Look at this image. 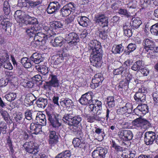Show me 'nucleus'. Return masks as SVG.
<instances>
[{
  "label": "nucleus",
  "mask_w": 158,
  "mask_h": 158,
  "mask_svg": "<svg viewBox=\"0 0 158 158\" xmlns=\"http://www.w3.org/2000/svg\"><path fill=\"white\" fill-rule=\"evenodd\" d=\"M90 49L92 50L90 61L91 64L97 68L100 67L102 64V61L101 52V44L96 40L90 41L89 44Z\"/></svg>",
  "instance_id": "obj_1"
},
{
  "label": "nucleus",
  "mask_w": 158,
  "mask_h": 158,
  "mask_svg": "<svg viewBox=\"0 0 158 158\" xmlns=\"http://www.w3.org/2000/svg\"><path fill=\"white\" fill-rule=\"evenodd\" d=\"M40 30L34 34V40L31 43V45L34 47L39 45H44L47 40L50 38L52 39L56 35L52 30L47 26L44 27L42 30L43 33L40 32Z\"/></svg>",
  "instance_id": "obj_2"
},
{
  "label": "nucleus",
  "mask_w": 158,
  "mask_h": 158,
  "mask_svg": "<svg viewBox=\"0 0 158 158\" xmlns=\"http://www.w3.org/2000/svg\"><path fill=\"white\" fill-rule=\"evenodd\" d=\"M26 25L31 24V27L27 29L26 32L28 35L30 37L33 36L40 29V27L38 24L37 19L31 17L29 15H25L23 20V22Z\"/></svg>",
  "instance_id": "obj_3"
},
{
  "label": "nucleus",
  "mask_w": 158,
  "mask_h": 158,
  "mask_svg": "<svg viewBox=\"0 0 158 158\" xmlns=\"http://www.w3.org/2000/svg\"><path fill=\"white\" fill-rule=\"evenodd\" d=\"M46 114L51 126L55 129H58L61 125L59 122V116L57 113L52 111H46Z\"/></svg>",
  "instance_id": "obj_4"
},
{
  "label": "nucleus",
  "mask_w": 158,
  "mask_h": 158,
  "mask_svg": "<svg viewBox=\"0 0 158 158\" xmlns=\"http://www.w3.org/2000/svg\"><path fill=\"white\" fill-rule=\"evenodd\" d=\"M65 40L66 43L64 47L67 49L75 45L79 41V39L77 34L74 32H71L66 35Z\"/></svg>",
  "instance_id": "obj_5"
},
{
  "label": "nucleus",
  "mask_w": 158,
  "mask_h": 158,
  "mask_svg": "<svg viewBox=\"0 0 158 158\" xmlns=\"http://www.w3.org/2000/svg\"><path fill=\"white\" fill-rule=\"evenodd\" d=\"M89 110L94 115H100L102 112V102L97 100H95V101L93 102V104L89 105Z\"/></svg>",
  "instance_id": "obj_6"
},
{
  "label": "nucleus",
  "mask_w": 158,
  "mask_h": 158,
  "mask_svg": "<svg viewBox=\"0 0 158 158\" xmlns=\"http://www.w3.org/2000/svg\"><path fill=\"white\" fill-rule=\"evenodd\" d=\"M134 126L138 127L143 132L151 126V124L147 120L143 118H138L133 122Z\"/></svg>",
  "instance_id": "obj_7"
},
{
  "label": "nucleus",
  "mask_w": 158,
  "mask_h": 158,
  "mask_svg": "<svg viewBox=\"0 0 158 158\" xmlns=\"http://www.w3.org/2000/svg\"><path fill=\"white\" fill-rule=\"evenodd\" d=\"M93 93L89 92L82 95L79 100L80 103L83 105H87L93 104V102L95 100H93Z\"/></svg>",
  "instance_id": "obj_8"
},
{
  "label": "nucleus",
  "mask_w": 158,
  "mask_h": 158,
  "mask_svg": "<svg viewBox=\"0 0 158 158\" xmlns=\"http://www.w3.org/2000/svg\"><path fill=\"white\" fill-rule=\"evenodd\" d=\"M107 152V148L98 147L93 152L92 156L93 158H105Z\"/></svg>",
  "instance_id": "obj_9"
},
{
  "label": "nucleus",
  "mask_w": 158,
  "mask_h": 158,
  "mask_svg": "<svg viewBox=\"0 0 158 158\" xmlns=\"http://www.w3.org/2000/svg\"><path fill=\"white\" fill-rule=\"evenodd\" d=\"M95 21L101 27L108 26V21L107 17L104 14L99 13L95 16Z\"/></svg>",
  "instance_id": "obj_10"
},
{
  "label": "nucleus",
  "mask_w": 158,
  "mask_h": 158,
  "mask_svg": "<svg viewBox=\"0 0 158 158\" xmlns=\"http://www.w3.org/2000/svg\"><path fill=\"white\" fill-rule=\"evenodd\" d=\"M24 147L27 151L30 153L35 154L38 152V145L33 144L32 142H26L24 145Z\"/></svg>",
  "instance_id": "obj_11"
},
{
  "label": "nucleus",
  "mask_w": 158,
  "mask_h": 158,
  "mask_svg": "<svg viewBox=\"0 0 158 158\" xmlns=\"http://www.w3.org/2000/svg\"><path fill=\"white\" fill-rule=\"evenodd\" d=\"M118 135L121 139L124 141L131 140L133 137L132 132L129 130H121L118 132Z\"/></svg>",
  "instance_id": "obj_12"
},
{
  "label": "nucleus",
  "mask_w": 158,
  "mask_h": 158,
  "mask_svg": "<svg viewBox=\"0 0 158 158\" xmlns=\"http://www.w3.org/2000/svg\"><path fill=\"white\" fill-rule=\"evenodd\" d=\"M73 3H69L67 5L64 6L61 10V14L63 16H69L75 10Z\"/></svg>",
  "instance_id": "obj_13"
},
{
  "label": "nucleus",
  "mask_w": 158,
  "mask_h": 158,
  "mask_svg": "<svg viewBox=\"0 0 158 158\" xmlns=\"http://www.w3.org/2000/svg\"><path fill=\"white\" fill-rule=\"evenodd\" d=\"M156 139V133L152 131H147L145 133L144 141L147 145L152 144Z\"/></svg>",
  "instance_id": "obj_14"
},
{
  "label": "nucleus",
  "mask_w": 158,
  "mask_h": 158,
  "mask_svg": "<svg viewBox=\"0 0 158 158\" xmlns=\"http://www.w3.org/2000/svg\"><path fill=\"white\" fill-rule=\"evenodd\" d=\"M104 79L102 75L100 73L95 74L92 79V83L90 84V87L92 88L98 87L101 85Z\"/></svg>",
  "instance_id": "obj_15"
},
{
  "label": "nucleus",
  "mask_w": 158,
  "mask_h": 158,
  "mask_svg": "<svg viewBox=\"0 0 158 158\" xmlns=\"http://www.w3.org/2000/svg\"><path fill=\"white\" fill-rule=\"evenodd\" d=\"M60 7V5L58 2H50L47 8V11L48 14H52L57 11Z\"/></svg>",
  "instance_id": "obj_16"
},
{
  "label": "nucleus",
  "mask_w": 158,
  "mask_h": 158,
  "mask_svg": "<svg viewBox=\"0 0 158 158\" xmlns=\"http://www.w3.org/2000/svg\"><path fill=\"white\" fill-rule=\"evenodd\" d=\"M8 56L6 53H4L0 58V62L2 63V65H3L5 69L11 70L13 67L11 63L8 60Z\"/></svg>",
  "instance_id": "obj_17"
},
{
  "label": "nucleus",
  "mask_w": 158,
  "mask_h": 158,
  "mask_svg": "<svg viewBox=\"0 0 158 158\" xmlns=\"http://www.w3.org/2000/svg\"><path fill=\"white\" fill-rule=\"evenodd\" d=\"M49 78L50 80L46 82V85L49 88L53 87H57L59 85V81L58 80L57 77L56 75L51 74Z\"/></svg>",
  "instance_id": "obj_18"
},
{
  "label": "nucleus",
  "mask_w": 158,
  "mask_h": 158,
  "mask_svg": "<svg viewBox=\"0 0 158 158\" xmlns=\"http://www.w3.org/2000/svg\"><path fill=\"white\" fill-rule=\"evenodd\" d=\"M128 73L127 68L124 65H123L118 68L114 69L113 71L114 75H120L122 77L124 75H126Z\"/></svg>",
  "instance_id": "obj_19"
},
{
  "label": "nucleus",
  "mask_w": 158,
  "mask_h": 158,
  "mask_svg": "<svg viewBox=\"0 0 158 158\" xmlns=\"http://www.w3.org/2000/svg\"><path fill=\"white\" fill-rule=\"evenodd\" d=\"M143 44L146 51L151 49H153L155 47L154 41L148 38H146L144 40Z\"/></svg>",
  "instance_id": "obj_20"
},
{
  "label": "nucleus",
  "mask_w": 158,
  "mask_h": 158,
  "mask_svg": "<svg viewBox=\"0 0 158 158\" xmlns=\"http://www.w3.org/2000/svg\"><path fill=\"white\" fill-rule=\"evenodd\" d=\"M110 31L108 27H101L98 30V33L99 34V37L102 39L105 40L107 37V34Z\"/></svg>",
  "instance_id": "obj_21"
},
{
  "label": "nucleus",
  "mask_w": 158,
  "mask_h": 158,
  "mask_svg": "<svg viewBox=\"0 0 158 158\" xmlns=\"http://www.w3.org/2000/svg\"><path fill=\"white\" fill-rule=\"evenodd\" d=\"M41 128L42 127L41 125L38 124L37 123H32L30 124L31 132L33 134H38L42 131Z\"/></svg>",
  "instance_id": "obj_22"
},
{
  "label": "nucleus",
  "mask_w": 158,
  "mask_h": 158,
  "mask_svg": "<svg viewBox=\"0 0 158 158\" xmlns=\"http://www.w3.org/2000/svg\"><path fill=\"white\" fill-rule=\"evenodd\" d=\"M132 26L130 23H126L123 27L124 34L127 37H130L132 35Z\"/></svg>",
  "instance_id": "obj_23"
},
{
  "label": "nucleus",
  "mask_w": 158,
  "mask_h": 158,
  "mask_svg": "<svg viewBox=\"0 0 158 158\" xmlns=\"http://www.w3.org/2000/svg\"><path fill=\"white\" fill-rule=\"evenodd\" d=\"M15 122L17 124L25 123V118L22 113L21 112L16 113L14 115V119Z\"/></svg>",
  "instance_id": "obj_24"
},
{
  "label": "nucleus",
  "mask_w": 158,
  "mask_h": 158,
  "mask_svg": "<svg viewBox=\"0 0 158 158\" xmlns=\"http://www.w3.org/2000/svg\"><path fill=\"white\" fill-rule=\"evenodd\" d=\"M49 143L52 145L56 144L58 141V137L54 131H51L49 133Z\"/></svg>",
  "instance_id": "obj_25"
},
{
  "label": "nucleus",
  "mask_w": 158,
  "mask_h": 158,
  "mask_svg": "<svg viewBox=\"0 0 158 158\" xmlns=\"http://www.w3.org/2000/svg\"><path fill=\"white\" fill-rule=\"evenodd\" d=\"M25 16L24 12H22L20 10H17L14 14L15 18L18 23L23 22Z\"/></svg>",
  "instance_id": "obj_26"
},
{
  "label": "nucleus",
  "mask_w": 158,
  "mask_h": 158,
  "mask_svg": "<svg viewBox=\"0 0 158 158\" xmlns=\"http://www.w3.org/2000/svg\"><path fill=\"white\" fill-rule=\"evenodd\" d=\"M65 40L61 36L56 37L54 41L52 44L54 47L61 46L63 44L64 46L66 44Z\"/></svg>",
  "instance_id": "obj_27"
},
{
  "label": "nucleus",
  "mask_w": 158,
  "mask_h": 158,
  "mask_svg": "<svg viewBox=\"0 0 158 158\" xmlns=\"http://www.w3.org/2000/svg\"><path fill=\"white\" fill-rule=\"evenodd\" d=\"M0 24L3 26V28L6 31L7 28L10 27L11 23L8 21L7 19L5 18L2 15L0 16Z\"/></svg>",
  "instance_id": "obj_28"
},
{
  "label": "nucleus",
  "mask_w": 158,
  "mask_h": 158,
  "mask_svg": "<svg viewBox=\"0 0 158 158\" xmlns=\"http://www.w3.org/2000/svg\"><path fill=\"white\" fill-rule=\"evenodd\" d=\"M146 51L148 52L147 55L148 57L154 58L158 56V47H155L153 49H151Z\"/></svg>",
  "instance_id": "obj_29"
},
{
  "label": "nucleus",
  "mask_w": 158,
  "mask_h": 158,
  "mask_svg": "<svg viewBox=\"0 0 158 158\" xmlns=\"http://www.w3.org/2000/svg\"><path fill=\"white\" fill-rule=\"evenodd\" d=\"M0 113L6 123L11 124L12 123L10 117L7 111L1 109H0Z\"/></svg>",
  "instance_id": "obj_30"
},
{
  "label": "nucleus",
  "mask_w": 158,
  "mask_h": 158,
  "mask_svg": "<svg viewBox=\"0 0 158 158\" xmlns=\"http://www.w3.org/2000/svg\"><path fill=\"white\" fill-rule=\"evenodd\" d=\"M73 143L75 148L78 147L83 148L85 147V142L82 139L78 138H74L72 141Z\"/></svg>",
  "instance_id": "obj_31"
},
{
  "label": "nucleus",
  "mask_w": 158,
  "mask_h": 158,
  "mask_svg": "<svg viewBox=\"0 0 158 158\" xmlns=\"http://www.w3.org/2000/svg\"><path fill=\"white\" fill-rule=\"evenodd\" d=\"M36 103L39 107L44 108L48 104V100L47 99L40 98L36 101Z\"/></svg>",
  "instance_id": "obj_32"
},
{
  "label": "nucleus",
  "mask_w": 158,
  "mask_h": 158,
  "mask_svg": "<svg viewBox=\"0 0 158 158\" xmlns=\"http://www.w3.org/2000/svg\"><path fill=\"white\" fill-rule=\"evenodd\" d=\"M79 24L83 27H87L89 23V19L85 16H81L78 17Z\"/></svg>",
  "instance_id": "obj_33"
},
{
  "label": "nucleus",
  "mask_w": 158,
  "mask_h": 158,
  "mask_svg": "<svg viewBox=\"0 0 158 158\" xmlns=\"http://www.w3.org/2000/svg\"><path fill=\"white\" fill-rule=\"evenodd\" d=\"M31 60L36 64H38L42 61L43 58L40 54L37 53L33 54L30 57Z\"/></svg>",
  "instance_id": "obj_34"
},
{
  "label": "nucleus",
  "mask_w": 158,
  "mask_h": 158,
  "mask_svg": "<svg viewBox=\"0 0 158 158\" xmlns=\"http://www.w3.org/2000/svg\"><path fill=\"white\" fill-rule=\"evenodd\" d=\"M134 98L135 101L139 102H143L145 101V95L138 91L135 93Z\"/></svg>",
  "instance_id": "obj_35"
},
{
  "label": "nucleus",
  "mask_w": 158,
  "mask_h": 158,
  "mask_svg": "<svg viewBox=\"0 0 158 158\" xmlns=\"http://www.w3.org/2000/svg\"><path fill=\"white\" fill-rule=\"evenodd\" d=\"M21 63L26 68H29L32 66L31 63L30 59L27 57H23L21 60Z\"/></svg>",
  "instance_id": "obj_36"
},
{
  "label": "nucleus",
  "mask_w": 158,
  "mask_h": 158,
  "mask_svg": "<svg viewBox=\"0 0 158 158\" xmlns=\"http://www.w3.org/2000/svg\"><path fill=\"white\" fill-rule=\"evenodd\" d=\"M61 105L64 107H70L73 105V102L71 99L66 98L60 102Z\"/></svg>",
  "instance_id": "obj_37"
},
{
  "label": "nucleus",
  "mask_w": 158,
  "mask_h": 158,
  "mask_svg": "<svg viewBox=\"0 0 158 158\" xmlns=\"http://www.w3.org/2000/svg\"><path fill=\"white\" fill-rule=\"evenodd\" d=\"M123 51V47L121 44L113 46L112 49V52L114 54H120Z\"/></svg>",
  "instance_id": "obj_38"
},
{
  "label": "nucleus",
  "mask_w": 158,
  "mask_h": 158,
  "mask_svg": "<svg viewBox=\"0 0 158 158\" xmlns=\"http://www.w3.org/2000/svg\"><path fill=\"white\" fill-rule=\"evenodd\" d=\"M142 62L139 60L134 63L131 67V69L135 71H138L142 68Z\"/></svg>",
  "instance_id": "obj_39"
},
{
  "label": "nucleus",
  "mask_w": 158,
  "mask_h": 158,
  "mask_svg": "<svg viewBox=\"0 0 158 158\" xmlns=\"http://www.w3.org/2000/svg\"><path fill=\"white\" fill-rule=\"evenodd\" d=\"M73 116L70 114H65L64 115L62 120L65 123L69 125L71 124Z\"/></svg>",
  "instance_id": "obj_40"
},
{
  "label": "nucleus",
  "mask_w": 158,
  "mask_h": 158,
  "mask_svg": "<svg viewBox=\"0 0 158 158\" xmlns=\"http://www.w3.org/2000/svg\"><path fill=\"white\" fill-rule=\"evenodd\" d=\"M39 72L43 75H46L48 73V67L45 65H40L37 67Z\"/></svg>",
  "instance_id": "obj_41"
},
{
  "label": "nucleus",
  "mask_w": 158,
  "mask_h": 158,
  "mask_svg": "<svg viewBox=\"0 0 158 158\" xmlns=\"http://www.w3.org/2000/svg\"><path fill=\"white\" fill-rule=\"evenodd\" d=\"M6 99L8 101L11 102L14 101L17 98L16 94L14 93H10L5 96Z\"/></svg>",
  "instance_id": "obj_42"
},
{
  "label": "nucleus",
  "mask_w": 158,
  "mask_h": 158,
  "mask_svg": "<svg viewBox=\"0 0 158 158\" xmlns=\"http://www.w3.org/2000/svg\"><path fill=\"white\" fill-rule=\"evenodd\" d=\"M56 60L55 61L52 60V62L54 64L57 65L62 62L64 60L63 55L62 53L57 54L56 56Z\"/></svg>",
  "instance_id": "obj_43"
},
{
  "label": "nucleus",
  "mask_w": 158,
  "mask_h": 158,
  "mask_svg": "<svg viewBox=\"0 0 158 158\" xmlns=\"http://www.w3.org/2000/svg\"><path fill=\"white\" fill-rule=\"evenodd\" d=\"M41 1L40 0H38L36 1L29 0L28 9L36 7L38 5L41 4Z\"/></svg>",
  "instance_id": "obj_44"
},
{
  "label": "nucleus",
  "mask_w": 158,
  "mask_h": 158,
  "mask_svg": "<svg viewBox=\"0 0 158 158\" xmlns=\"http://www.w3.org/2000/svg\"><path fill=\"white\" fill-rule=\"evenodd\" d=\"M81 117L79 115H76L75 116H73L71 124L75 126H78L81 121Z\"/></svg>",
  "instance_id": "obj_45"
},
{
  "label": "nucleus",
  "mask_w": 158,
  "mask_h": 158,
  "mask_svg": "<svg viewBox=\"0 0 158 158\" xmlns=\"http://www.w3.org/2000/svg\"><path fill=\"white\" fill-rule=\"evenodd\" d=\"M107 103L109 108H112L115 105V101L112 96H109L107 98Z\"/></svg>",
  "instance_id": "obj_46"
},
{
  "label": "nucleus",
  "mask_w": 158,
  "mask_h": 158,
  "mask_svg": "<svg viewBox=\"0 0 158 158\" xmlns=\"http://www.w3.org/2000/svg\"><path fill=\"white\" fill-rule=\"evenodd\" d=\"M29 0H19L18 6L20 7H25L28 9Z\"/></svg>",
  "instance_id": "obj_47"
},
{
  "label": "nucleus",
  "mask_w": 158,
  "mask_h": 158,
  "mask_svg": "<svg viewBox=\"0 0 158 158\" xmlns=\"http://www.w3.org/2000/svg\"><path fill=\"white\" fill-rule=\"evenodd\" d=\"M150 31L152 34L155 35H158V23L151 26Z\"/></svg>",
  "instance_id": "obj_48"
},
{
  "label": "nucleus",
  "mask_w": 158,
  "mask_h": 158,
  "mask_svg": "<svg viewBox=\"0 0 158 158\" xmlns=\"http://www.w3.org/2000/svg\"><path fill=\"white\" fill-rule=\"evenodd\" d=\"M102 118L96 115H94L93 116H89L88 117L87 120L88 122L90 123L93 122L95 120L100 121L101 120Z\"/></svg>",
  "instance_id": "obj_49"
},
{
  "label": "nucleus",
  "mask_w": 158,
  "mask_h": 158,
  "mask_svg": "<svg viewBox=\"0 0 158 158\" xmlns=\"http://www.w3.org/2000/svg\"><path fill=\"white\" fill-rule=\"evenodd\" d=\"M132 24V26L135 28H138L140 25L142 23L141 21L140 20L139 18H137L133 19Z\"/></svg>",
  "instance_id": "obj_50"
},
{
  "label": "nucleus",
  "mask_w": 158,
  "mask_h": 158,
  "mask_svg": "<svg viewBox=\"0 0 158 158\" xmlns=\"http://www.w3.org/2000/svg\"><path fill=\"white\" fill-rule=\"evenodd\" d=\"M139 109L143 113V115H145L148 111V107L147 105L145 104H141L138 106Z\"/></svg>",
  "instance_id": "obj_51"
},
{
  "label": "nucleus",
  "mask_w": 158,
  "mask_h": 158,
  "mask_svg": "<svg viewBox=\"0 0 158 158\" xmlns=\"http://www.w3.org/2000/svg\"><path fill=\"white\" fill-rule=\"evenodd\" d=\"M7 126L6 123L2 122L0 123V134L1 133L3 134H5L6 133V129Z\"/></svg>",
  "instance_id": "obj_52"
},
{
  "label": "nucleus",
  "mask_w": 158,
  "mask_h": 158,
  "mask_svg": "<svg viewBox=\"0 0 158 158\" xmlns=\"http://www.w3.org/2000/svg\"><path fill=\"white\" fill-rule=\"evenodd\" d=\"M3 11L6 15H8L10 11V5L7 1H5L4 3Z\"/></svg>",
  "instance_id": "obj_53"
},
{
  "label": "nucleus",
  "mask_w": 158,
  "mask_h": 158,
  "mask_svg": "<svg viewBox=\"0 0 158 158\" xmlns=\"http://www.w3.org/2000/svg\"><path fill=\"white\" fill-rule=\"evenodd\" d=\"M135 154L131 152L128 151L127 152H123L122 155V156L123 158H133Z\"/></svg>",
  "instance_id": "obj_54"
},
{
  "label": "nucleus",
  "mask_w": 158,
  "mask_h": 158,
  "mask_svg": "<svg viewBox=\"0 0 158 158\" xmlns=\"http://www.w3.org/2000/svg\"><path fill=\"white\" fill-rule=\"evenodd\" d=\"M63 26V23L59 21H55L52 24V27L55 29L62 28Z\"/></svg>",
  "instance_id": "obj_55"
},
{
  "label": "nucleus",
  "mask_w": 158,
  "mask_h": 158,
  "mask_svg": "<svg viewBox=\"0 0 158 158\" xmlns=\"http://www.w3.org/2000/svg\"><path fill=\"white\" fill-rule=\"evenodd\" d=\"M69 128L70 130L74 132L78 133L80 131V128L79 127V125L75 126L73 125L70 124Z\"/></svg>",
  "instance_id": "obj_56"
},
{
  "label": "nucleus",
  "mask_w": 158,
  "mask_h": 158,
  "mask_svg": "<svg viewBox=\"0 0 158 158\" xmlns=\"http://www.w3.org/2000/svg\"><path fill=\"white\" fill-rule=\"evenodd\" d=\"M31 110H27L25 113V118L28 120H30L32 118Z\"/></svg>",
  "instance_id": "obj_57"
},
{
  "label": "nucleus",
  "mask_w": 158,
  "mask_h": 158,
  "mask_svg": "<svg viewBox=\"0 0 158 158\" xmlns=\"http://www.w3.org/2000/svg\"><path fill=\"white\" fill-rule=\"evenodd\" d=\"M136 48L135 44L130 43L127 46V48L128 50V52H131L135 50Z\"/></svg>",
  "instance_id": "obj_58"
},
{
  "label": "nucleus",
  "mask_w": 158,
  "mask_h": 158,
  "mask_svg": "<svg viewBox=\"0 0 158 158\" xmlns=\"http://www.w3.org/2000/svg\"><path fill=\"white\" fill-rule=\"evenodd\" d=\"M63 158H70L71 156V153L69 151H65L60 153Z\"/></svg>",
  "instance_id": "obj_59"
},
{
  "label": "nucleus",
  "mask_w": 158,
  "mask_h": 158,
  "mask_svg": "<svg viewBox=\"0 0 158 158\" xmlns=\"http://www.w3.org/2000/svg\"><path fill=\"white\" fill-rule=\"evenodd\" d=\"M124 107L126 108L128 113H130L131 112L132 109H133V106L131 103L129 102L125 104Z\"/></svg>",
  "instance_id": "obj_60"
},
{
  "label": "nucleus",
  "mask_w": 158,
  "mask_h": 158,
  "mask_svg": "<svg viewBox=\"0 0 158 158\" xmlns=\"http://www.w3.org/2000/svg\"><path fill=\"white\" fill-rule=\"evenodd\" d=\"M137 2V1L135 0H131L127 5L129 8H135L136 6Z\"/></svg>",
  "instance_id": "obj_61"
},
{
  "label": "nucleus",
  "mask_w": 158,
  "mask_h": 158,
  "mask_svg": "<svg viewBox=\"0 0 158 158\" xmlns=\"http://www.w3.org/2000/svg\"><path fill=\"white\" fill-rule=\"evenodd\" d=\"M117 112L118 114H123L128 113V112L124 106L120 108L117 110Z\"/></svg>",
  "instance_id": "obj_62"
},
{
  "label": "nucleus",
  "mask_w": 158,
  "mask_h": 158,
  "mask_svg": "<svg viewBox=\"0 0 158 158\" xmlns=\"http://www.w3.org/2000/svg\"><path fill=\"white\" fill-rule=\"evenodd\" d=\"M118 13L120 14L126 15L128 17H129L130 16L129 14L127 12V11L125 9H119L118 10Z\"/></svg>",
  "instance_id": "obj_63"
},
{
  "label": "nucleus",
  "mask_w": 158,
  "mask_h": 158,
  "mask_svg": "<svg viewBox=\"0 0 158 158\" xmlns=\"http://www.w3.org/2000/svg\"><path fill=\"white\" fill-rule=\"evenodd\" d=\"M128 85V82H126V81H121L118 85L119 89L125 88V87Z\"/></svg>",
  "instance_id": "obj_64"
}]
</instances>
